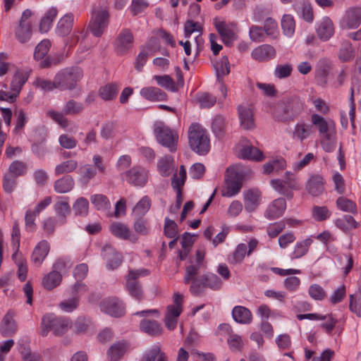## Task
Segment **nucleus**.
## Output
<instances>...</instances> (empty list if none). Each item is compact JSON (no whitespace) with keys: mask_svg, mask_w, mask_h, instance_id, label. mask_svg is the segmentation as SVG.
<instances>
[{"mask_svg":"<svg viewBox=\"0 0 361 361\" xmlns=\"http://www.w3.org/2000/svg\"><path fill=\"white\" fill-rule=\"evenodd\" d=\"M309 295L315 300H322L326 296V293L324 289L319 284H312L308 289Z\"/></svg>","mask_w":361,"mask_h":361,"instance_id":"64","label":"nucleus"},{"mask_svg":"<svg viewBox=\"0 0 361 361\" xmlns=\"http://www.w3.org/2000/svg\"><path fill=\"white\" fill-rule=\"evenodd\" d=\"M325 180L319 174H312L306 183V190L313 197H319L324 192Z\"/></svg>","mask_w":361,"mask_h":361,"instance_id":"19","label":"nucleus"},{"mask_svg":"<svg viewBox=\"0 0 361 361\" xmlns=\"http://www.w3.org/2000/svg\"><path fill=\"white\" fill-rule=\"evenodd\" d=\"M243 186V176L235 168L227 169L225 175V186L221 190L223 197H231L237 195Z\"/></svg>","mask_w":361,"mask_h":361,"instance_id":"8","label":"nucleus"},{"mask_svg":"<svg viewBox=\"0 0 361 361\" xmlns=\"http://www.w3.org/2000/svg\"><path fill=\"white\" fill-rule=\"evenodd\" d=\"M102 255L106 261V267L110 270L117 269L122 262V255L110 245H106L103 247Z\"/></svg>","mask_w":361,"mask_h":361,"instance_id":"16","label":"nucleus"},{"mask_svg":"<svg viewBox=\"0 0 361 361\" xmlns=\"http://www.w3.org/2000/svg\"><path fill=\"white\" fill-rule=\"evenodd\" d=\"M286 208V202L283 198H278L271 202L267 207L264 216L269 219H276L281 216Z\"/></svg>","mask_w":361,"mask_h":361,"instance_id":"20","label":"nucleus"},{"mask_svg":"<svg viewBox=\"0 0 361 361\" xmlns=\"http://www.w3.org/2000/svg\"><path fill=\"white\" fill-rule=\"evenodd\" d=\"M109 230L113 235L121 240H128L131 235L129 227L121 222L112 223L110 225Z\"/></svg>","mask_w":361,"mask_h":361,"instance_id":"34","label":"nucleus"},{"mask_svg":"<svg viewBox=\"0 0 361 361\" xmlns=\"http://www.w3.org/2000/svg\"><path fill=\"white\" fill-rule=\"evenodd\" d=\"M241 126L247 130L255 127L253 113L252 109L245 105H240L238 108Z\"/></svg>","mask_w":361,"mask_h":361,"instance_id":"27","label":"nucleus"},{"mask_svg":"<svg viewBox=\"0 0 361 361\" xmlns=\"http://www.w3.org/2000/svg\"><path fill=\"white\" fill-rule=\"evenodd\" d=\"M62 281V275L56 270H51L44 276L42 284L44 288L47 290H51L59 286Z\"/></svg>","mask_w":361,"mask_h":361,"instance_id":"28","label":"nucleus"},{"mask_svg":"<svg viewBox=\"0 0 361 361\" xmlns=\"http://www.w3.org/2000/svg\"><path fill=\"white\" fill-rule=\"evenodd\" d=\"M58 15V10L56 7H51L45 13L42 18L39 29L41 32H47L52 26L53 21Z\"/></svg>","mask_w":361,"mask_h":361,"instance_id":"36","label":"nucleus"},{"mask_svg":"<svg viewBox=\"0 0 361 361\" xmlns=\"http://www.w3.org/2000/svg\"><path fill=\"white\" fill-rule=\"evenodd\" d=\"M74 185L73 178L71 176L66 175L54 182V188L58 193H66L71 191Z\"/></svg>","mask_w":361,"mask_h":361,"instance_id":"37","label":"nucleus"},{"mask_svg":"<svg viewBox=\"0 0 361 361\" xmlns=\"http://www.w3.org/2000/svg\"><path fill=\"white\" fill-rule=\"evenodd\" d=\"M312 243L313 240L312 238H307L302 240L298 241L294 246L293 252L290 253V257L291 259H299L306 255Z\"/></svg>","mask_w":361,"mask_h":361,"instance_id":"31","label":"nucleus"},{"mask_svg":"<svg viewBox=\"0 0 361 361\" xmlns=\"http://www.w3.org/2000/svg\"><path fill=\"white\" fill-rule=\"evenodd\" d=\"M275 48L267 44L259 45L255 48L251 53L252 58L259 62H267L276 57Z\"/></svg>","mask_w":361,"mask_h":361,"instance_id":"17","label":"nucleus"},{"mask_svg":"<svg viewBox=\"0 0 361 361\" xmlns=\"http://www.w3.org/2000/svg\"><path fill=\"white\" fill-rule=\"evenodd\" d=\"M149 274V270L146 269L130 270L126 277V290L132 297L137 300H141L143 298V291L137 279L140 276H145Z\"/></svg>","mask_w":361,"mask_h":361,"instance_id":"9","label":"nucleus"},{"mask_svg":"<svg viewBox=\"0 0 361 361\" xmlns=\"http://www.w3.org/2000/svg\"><path fill=\"white\" fill-rule=\"evenodd\" d=\"M174 160L171 156H165L158 160L157 170L164 177L169 176L174 170Z\"/></svg>","mask_w":361,"mask_h":361,"instance_id":"33","label":"nucleus"},{"mask_svg":"<svg viewBox=\"0 0 361 361\" xmlns=\"http://www.w3.org/2000/svg\"><path fill=\"white\" fill-rule=\"evenodd\" d=\"M118 89L115 84L109 83L99 90V97L104 101L112 100L118 93Z\"/></svg>","mask_w":361,"mask_h":361,"instance_id":"45","label":"nucleus"},{"mask_svg":"<svg viewBox=\"0 0 361 361\" xmlns=\"http://www.w3.org/2000/svg\"><path fill=\"white\" fill-rule=\"evenodd\" d=\"M83 77V71L79 67H68L60 71L55 75L56 89L60 90H73L78 82Z\"/></svg>","mask_w":361,"mask_h":361,"instance_id":"4","label":"nucleus"},{"mask_svg":"<svg viewBox=\"0 0 361 361\" xmlns=\"http://www.w3.org/2000/svg\"><path fill=\"white\" fill-rule=\"evenodd\" d=\"M263 30L267 36H270L272 38H276L279 35L278 24L271 18H268L265 20Z\"/></svg>","mask_w":361,"mask_h":361,"instance_id":"61","label":"nucleus"},{"mask_svg":"<svg viewBox=\"0 0 361 361\" xmlns=\"http://www.w3.org/2000/svg\"><path fill=\"white\" fill-rule=\"evenodd\" d=\"M32 15V13L30 9L25 10L22 13L18 25L14 30L16 39L22 44L27 42L32 36V25L30 20Z\"/></svg>","mask_w":361,"mask_h":361,"instance_id":"10","label":"nucleus"},{"mask_svg":"<svg viewBox=\"0 0 361 361\" xmlns=\"http://www.w3.org/2000/svg\"><path fill=\"white\" fill-rule=\"evenodd\" d=\"M0 331L4 337L11 336L16 332L17 326L11 312H7L4 317L1 323Z\"/></svg>","mask_w":361,"mask_h":361,"instance_id":"30","label":"nucleus"},{"mask_svg":"<svg viewBox=\"0 0 361 361\" xmlns=\"http://www.w3.org/2000/svg\"><path fill=\"white\" fill-rule=\"evenodd\" d=\"M331 212L326 206H314L312 209V218L317 221H324L330 218Z\"/></svg>","mask_w":361,"mask_h":361,"instance_id":"54","label":"nucleus"},{"mask_svg":"<svg viewBox=\"0 0 361 361\" xmlns=\"http://www.w3.org/2000/svg\"><path fill=\"white\" fill-rule=\"evenodd\" d=\"M189 146L200 155L207 154L210 150V140L205 128L198 123H192L188 131Z\"/></svg>","mask_w":361,"mask_h":361,"instance_id":"3","label":"nucleus"},{"mask_svg":"<svg viewBox=\"0 0 361 361\" xmlns=\"http://www.w3.org/2000/svg\"><path fill=\"white\" fill-rule=\"evenodd\" d=\"M361 23V8L353 7L348 9L342 21V25L348 29H355Z\"/></svg>","mask_w":361,"mask_h":361,"instance_id":"22","label":"nucleus"},{"mask_svg":"<svg viewBox=\"0 0 361 361\" xmlns=\"http://www.w3.org/2000/svg\"><path fill=\"white\" fill-rule=\"evenodd\" d=\"M50 250L49 243L42 240L35 247L31 255V262L37 267H41Z\"/></svg>","mask_w":361,"mask_h":361,"instance_id":"18","label":"nucleus"},{"mask_svg":"<svg viewBox=\"0 0 361 361\" xmlns=\"http://www.w3.org/2000/svg\"><path fill=\"white\" fill-rule=\"evenodd\" d=\"M101 311L112 317H120L125 314V307L118 298H106L100 302Z\"/></svg>","mask_w":361,"mask_h":361,"instance_id":"14","label":"nucleus"},{"mask_svg":"<svg viewBox=\"0 0 361 361\" xmlns=\"http://www.w3.org/2000/svg\"><path fill=\"white\" fill-rule=\"evenodd\" d=\"M51 47V42L49 39L41 41L35 47L34 58L36 60L43 59L47 54Z\"/></svg>","mask_w":361,"mask_h":361,"instance_id":"57","label":"nucleus"},{"mask_svg":"<svg viewBox=\"0 0 361 361\" xmlns=\"http://www.w3.org/2000/svg\"><path fill=\"white\" fill-rule=\"evenodd\" d=\"M337 207L346 212L355 213L356 212V204L354 202L344 197H340L336 200Z\"/></svg>","mask_w":361,"mask_h":361,"instance_id":"59","label":"nucleus"},{"mask_svg":"<svg viewBox=\"0 0 361 361\" xmlns=\"http://www.w3.org/2000/svg\"><path fill=\"white\" fill-rule=\"evenodd\" d=\"M311 122L319 131L323 149L326 152H333L336 148L334 122L331 119H326L317 114L311 115Z\"/></svg>","mask_w":361,"mask_h":361,"instance_id":"1","label":"nucleus"},{"mask_svg":"<svg viewBox=\"0 0 361 361\" xmlns=\"http://www.w3.org/2000/svg\"><path fill=\"white\" fill-rule=\"evenodd\" d=\"M154 135L159 143L169 149L173 152L177 149L178 134L176 131L171 130L162 122L157 123L154 125Z\"/></svg>","mask_w":361,"mask_h":361,"instance_id":"6","label":"nucleus"},{"mask_svg":"<svg viewBox=\"0 0 361 361\" xmlns=\"http://www.w3.org/2000/svg\"><path fill=\"white\" fill-rule=\"evenodd\" d=\"M349 310L357 317H361V286L354 294L350 295Z\"/></svg>","mask_w":361,"mask_h":361,"instance_id":"42","label":"nucleus"},{"mask_svg":"<svg viewBox=\"0 0 361 361\" xmlns=\"http://www.w3.org/2000/svg\"><path fill=\"white\" fill-rule=\"evenodd\" d=\"M151 205L152 201L149 197L147 195L142 197L133 207V215L135 216L143 217L149 210Z\"/></svg>","mask_w":361,"mask_h":361,"instance_id":"40","label":"nucleus"},{"mask_svg":"<svg viewBox=\"0 0 361 361\" xmlns=\"http://www.w3.org/2000/svg\"><path fill=\"white\" fill-rule=\"evenodd\" d=\"M134 37L132 32L129 29H123L118 34L116 42L115 50L119 55L127 54L133 47Z\"/></svg>","mask_w":361,"mask_h":361,"instance_id":"13","label":"nucleus"},{"mask_svg":"<svg viewBox=\"0 0 361 361\" xmlns=\"http://www.w3.org/2000/svg\"><path fill=\"white\" fill-rule=\"evenodd\" d=\"M92 204L97 210L109 211L111 203L108 197L102 194H95L90 197Z\"/></svg>","mask_w":361,"mask_h":361,"instance_id":"43","label":"nucleus"},{"mask_svg":"<svg viewBox=\"0 0 361 361\" xmlns=\"http://www.w3.org/2000/svg\"><path fill=\"white\" fill-rule=\"evenodd\" d=\"M78 161L74 159H70L58 164L55 167L54 173L56 176L63 173H68L73 171L78 167Z\"/></svg>","mask_w":361,"mask_h":361,"instance_id":"47","label":"nucleus"},{"mask_svg":"<svg viewBox=\"0 0 361 361\" xmlns=\"http://www.w3.org/2000/svg\"><path fill=\"white\" fill-rule=\"evenodd\" d=\"M83 110L81 103L73 99L68 101L64 106L63 111L66 115H75L80 114Z\"/></svg>","mask_w":361,"mask_h":361,"instance_id":"62","label":"nucleus"},{"mask_svg":"<svg viewBox=\"0 0 361 361\" xmlns=\"http://www.w3.org/2000/svg\"><path fill=\"white\" fill-rule=\"evenodd\" d=\"M74 16L71 13H67L59 21L56 32L59 35L66 36L72 30Z\"/></svg>","mask_w":361,"mask_h":361,"instance_id":"38","label":"nucleus"},{"mask_svg":"<svg viewBox=\"0 0 361 361\" xmlns=\"http://www.w3.org/2000/svg\"><path fill=\"white\" fill-rule=\"evenodd\" d=\"M183 295L176 292L173 295V304L169 305L166 308V315L178 318L183 312Z\"/></svg>","mask_w":361,"mask_h":361,"instance_id":"29","label":"nucleus"},{"mask_svg":"<svg viewBox=\"0 0 361 361\" xmlns=\"http://www.w3.org/2000/svg\"><path fill=\"white\" fill-rule=\"evenodd\" d=\"M240 157L243 159L262 161L264 159L262 152L252 146H245L240 152Z\"/></svg>","mask_w":361,"mask_h":361,"instance_id":"39","label":"nucleus"},{"mask_svg":"<svg viewBox=\"0 0 361 361\" xmlns=\"http://www.w3.org/2000/svg\"><path fill=\"white\" fill-rule=\"evenodd\" d=\"M68 200V197H64L62 200L57 202L54 205L56 212L64 220L66 215H68L71 212V207Z\"/></svg>","mask_w":361,"mask_h":361,"instance_id":"63","label":"nucleus"},{"mask_svg":"<svg viewBox=\"0 0 361 361\" xmlns=\"http://www.w3.org/2000/svg\"><path fill=\"white\" fill-rule=\"evenodd\" d=\"M109 12L106 8L94 10L88 28L95 37H100L109 23Z\"/></svg>","mask_w":361,"mask_h":361,"instance_id":"11","label":"nucleus"},{"mask_svg":"<svg viewBox=\"0 0 361 361\" xmlns=\"http://www.w3.org/2000/svg\"><path fill=\"white\" fill-rule=\"evenodd\" d=\"M272 188L281 195L286 196L288 198H292L293 193L290 191L288 187L286 186L284 180L282 179H272L270 182Z\"/></svg>","mask_w":361,"mask_h":361,"instance_id":"55","label":"nucleus"},{"mask_svg":"<svg viewBox=\"0 0 361 361\" xmlns=\"http://www.w3.org/2000/svg\"><path fill=\"white\" fill-rule=\"evenodd\" d=\"M153 79L159 85L172 92H176L177 90L173 80L169 75H154Z\"/></svg>","mask_w":361,"mask_h":361,"instance_id":"58","label":"nucleus"},{"mask_svg":"<svg viewBox=\"0 0 361 361\" xmlns=\"http://www.w3.org/2000/svg\"><path fill=\"white\" fill-rule=\"evenodd\" d=\"M71 326V321L67 317H56L54 314L44 315L42 319V332L43 336L52 331L54 335L65 334Z\"/></svg>","mask_w":361,"mask_h":361,"instance_id":"5","label":"nucleus"},{"mask_svg":"<svg viewBox=\"0 0 361 361\" xmlns=\"http://www.w3.org/2000/svg\"><path fill=\"white\" fill-rule=\"evenodd\" d=\"M20 230L19 224L17 221L13 223L11 232V245L15 252L12 255V258H15L18 255L20 248Z\"/></svg>","mask_w":361,"mask_h":361,"instance_id":"48","label":"nucleus"},{"mask_svg":"<svg viewBox=\"0 0 361 361\" xmlns=\"http://www.w3.org/2000/svg\"><path fill=\"white\" fill-rule=\"evenodd\" d=\"M243 200L245 210L248 212H254L260 204L261 193L255 189L245 190L243 192Z\"/></svg>","mask_w":361,"mask_h":361,"instance_id":"24","label":"nucleus"},{"mask_svg":"<svg viewBox=\"0 0 361 361\" xmlns=\"http://www.w3.org/2000/svg\"><path fill=\"white\" fill-rule=\"evenodd\" d=\"M164 235L167 238H173L177 237L178 233L177 224L169 218L166 217L164 221Z\"/></svg>","mask_w":361,"mask_h":361,"instance_id":"60","label":"nucleus"},{"mask_svg":"<svg viewBox=\"0 0 361 361\" xmlns=\"http://www.w3.org/2000/svg\"><path fill=\"white\" fill-rule=\"evenodd\" d=\"M140 327L142 331L152 336H157L162 332L160 324L155 320L142 319L140 322Z\"/></svg>","mask_w":361,"mask_h":361,"instance_id":"35","label":"nucleus"},{"mask_svg":"<svg viewBox=\"0 0 361 361\" xmlns=\"http://www.w3.org/2000/svg\"><path fill=\"white\" fill-rule=\"evenodd\" d=\"M27 80V77L24 74V73L18 71L13 75L11 83V91L18 96L21 90L22 87L25 83Z\"/></svg>","mask_w":361,"mask_h":361,"instance_id":"46","label":"nucleus"},{"mask_svg":"<svg viewBox=\"0 0 361 361\" xmlns=\"http://www.w3.org/2000/svg\"><path fill=\"white\" fill-rule=\"evenodd\" d=\"M27 172V164L21 161H13L9 166L8 173H11L15 177L24 176Z\"/></svg>","mask_w":361,"mask_h":361,"instance_id":"56","label":"nucleus"},{"mask_svg":"<svg viewBox=\"0 0 361 361\" xmlns=\"http://www.w3.org/2000/svg\"><path fill=\"white\" fill-rule=\"evenodd\" d=\"M222 284V281L217 275L208 273L195 280L190 286V291L194 295H200L206 288L217 290L221 288Z\"/></svg>","mask_w":361,"mask_h":361,"instance_id":"7","label":"nucleus"},{"mask_svg":"<svg viewBox=\"0 0 361 361\" xmlns=\"http://www.w3.org/2000/svg\"><path fill=\"white\" fill-rule=\"evenodd\" d=\"M212 128L216 137L221 139L224 136L226 130V122L224 118L221 116H215L212 123Z\"/></svg>","mask_w":361,"mask_h":361,"instance_id":"50","label":"nucleus"},{"mask_svg":"<svg viewBox=\"0 0 361 361\" xmlns=\"http://www.w3.org/2000/svg\"><path fill=\"white\" fill-rule=\"evenodd\" d=\"M281 27L283 34L287 37H291L295 32V23L294 18L290 15H284L281 19Z\"/></svg>","mask_w":361,"mask_h":361,"instance_id":"53","label":"nucleus"},{"mask_svg":"<svg viewBox=\"0 0 361 361\" xmlns=\"http://www.w3.org/2000/svg\"><path fill=\"white\" fill-rule=\"evenodd\" d=\"M215 27L226 46L231 47L237 39V24L225 21H215Z\"/></svg>","mask_w":361,"mask_h":361,"instance_id":"12","label":"nucleus"},{"mask_svg":"<svg viewBox=\"0 0 361 361\" xmlns=\"http://www.w3.org/2000/svg\"><path fill=\"white\" fill-rule=\"evenodd\" d=\"M140 95L146 100L150 102L166 101V94L161 89L156 87H145L140 90Z\"/></svg>","mask_w":361,"mask_h":361,"instance_id":"26","label":"nucleus"},{"mask_svg":"<svg viewBox=\"0 0 361 361\" xmlns=\"http://www.w3.org/2000/svg\"><path fill=\"white\" fill-rule=\"evenodd\" d=\"M304 102L298 97L293 96L280 101L273 114L280 121H290L304 111Z\"/></svg>","mask_w":361,"mask_h":361,"instance_id":"2","label":"nucleus"},{"mask_svg":"<svg viewBox=\"0 0 361 361\" xmlns=\"http://www.w3.org/2000/svg\"><path fill=\"white\" fill-rule=\"evenodd\" d=\"M130 343L126 341H121L114 343L107 351L109 361H118L130 350Z\"/></svg>","mask_w":361,"mask_h":361,"instance_id":"23","label":"nucleus"},{"mask_svg":"<svg viewBox=\"0 0 361 361\" xmlns=\"http://www.w3.org/2000/svg\"><path fill=\"white\" fill-rule=\"evenodd\" d=\"M312 133V126L305 122H299L295 126L293 138L302 142L310 137Z\"/></svg>","mask_w":361,"mask_h":361,"instance_id":"32","label":"nucleus"},{"mask_svg":"<svg viewBox=\"0 0 361 361\" xmlns=\"http://www.w3.org/2000/svg\"><path fill=\"white\" fill-rule=\"evenodd\" d=\"M247 252V245L240 243L237 245L235 250L228 257V262L231 264H237L243 262Z\"/></svg>","mask_w":361,"mask_h":361,"instance_id":"41","label":"nucleus"},{"mask_svg":"<svg viewBox=\"0 0 361 361\" xmlns=\"http://www.w3.org/2000/svg\"><path fill=\"white\" fill-rule=\"evenodd\" d=\"M128 183L135 186L143 187L147 182V171L142 167L134 166L125 173Z\"/></svg>","mask_w":361,"mask_h":361,"instance_id":"15","label":"nucleus"},{"mask_svg":"<svg viewBox=\"0 0 361 361\" xmlns=\"http://www.w3.org/2000/svg\"><path fill=\"white\" fill-rule=\"evenodd\" d=\"M80 301L78 296L71 295V298L64 299L59 304L60 310L64 312H72L79 306Z\"/></svg>","mask_w":361,"mask_h":361,"instance_id":"49","label":"nucleus"},{"mask_svg":"<svg viewBox=\"0 0 361 361\" xmlns=\"http://www.w3.org/2000/svg\"><path fill=\"white\" fill-rule=\"evenodd\" d=\"M232 317L233 320L240 324H250L252 322V314L251 311L241 305L235 306L232 310Z\"/></svg>","mask_w":361,"mask_h":361,"instance_id":"25","label":"nucleus"},{"mask_svg":"<svg viewBox=\"0 0 361 361\" xmlns=\"http://www.w3.org/2000/svg\"><path fill=\"white\" fill-rule=\"evenodd\" d=\"M216 80L221 81L230 73V63L227 56H223L215 65Z\"/></svg>","mask_w":361,"mask_h":361,"instance_id":"44","label":"nucleus"},{"mask_svg":"<svg viewBox=\"0 0 361 361\" xmlns=\"http://www.w3.org/2000/svg\"><path fill=\"white\" fill-rule=\"evenodd\" d=\"M316 32L320 39L322 41L329 40L335 32L332 20L329 17H324L317 24Z\"/></svg>","mask_w":361,"mask_h":361,"instance_id":"21","label":"nucleus"},{"mask_svg":"<svg viewBox=\"0 0 361 361\" xmlns=\"http://www.w3.org/2000/svg\"><path fill=\"white\" fill-rule=\"evenodd\" d=\"M134 231L142 235H147L150 232V226L147 219L135 216L133 224Z\"/></svg>","mask_w":361,"mask_h":361,"instance_id":"51","label":"nucleus"},{"mask_svg":"<svg viewBox=\"0 0 361 361\" xmlns=\"http://www.w3.org/2000/svg\"><path fill=\"white\" fill-rule=\"evenodd\" d=\"M73 210L75 215L85 216L89 211V202L85 197L78 198L73 205Z\"/></svg>","mask_w":361,"mask_h":361,"instance_id":"52","label":"nucleus"}]
</instances>
